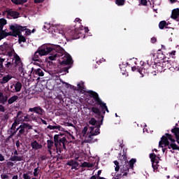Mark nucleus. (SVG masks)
<instances>
[{
  "mask_svg": "<svg viewBox=\"0 0 179 179\" xmlns=\"http://www.w3.org/2000/svg\"><path fill=\"white\" fill-rule=\"evenodd\" d=\"M45 25L43 26V29L45 31H47V30H50V29L51 28V24L48 23V22H45Z\"/></svg>",
  "mask_w": 179,
  "mask_h": 179,
  "instance_id": "ea45409f",
  "label": "nucleus"
},
{
  "mask_svg": "<svg viewBox=\"0 0 179 179\" xmlns=\"http://www.w3.org/2000/svg\"><path fill=\"white\" fill-rule=\"evenodd\" d=\"M9 160L10 162H22L23 160V156L11 155Z\"/></svg>",
  "mask_w": 179,
  "mask_h": 179,
  "instance_id": "4be33fe9",
  "label": "nucleus"
},
{
  "mask_svg": "<svg viewBox=\"0 0 179 179\" xmlns=\"http://www.w3.org/2000/svg\"><path fill=\"white\" fill-rule=\"evenodd\" d=\"M34 73L38 75V76H44V71L41 69L34 70Z\"/></svg>",
  "mask_w": 179,
  "mask_h": 179,
  "instance_id": "2f4dec72",
  "label": "nucleus"
},
{
  "mask_svg": "<svg viewBox=\"0 0 179 179\" xmlns=\"http://www.w3.org/2000/svg\"><path fill=\"white\" fill-rule=\"evenodd\" d=\"M15 132H14L13 131H12V129H10V136L13 137L15 136Z\"/></svg>",
  "mask_w": 179,
  "mask_h": 179,
  "instance_id": "13d9d810",
  "label": "nucleus"
},
{
  "mask_svg": "<svg viewBox=\"0 0 179 179\" xmlns=\"http://www.w3.org/2000/svg\"><path fill=\"white\" fill-rule=\"evenodd\" d=\"M79 90H83L85 89V83L80 82L77 85Z\"/></svg>",
  "mask_w": 179,
  "mask_h": 179,
  "instance_id": "a19ab883",
  "label": "nucleus"
},
{
  "mask_svg": "<svg viewBox=\"0 0 179 179\" xmlns=\"http://www.w3.org/2000/svg\"><path fill=\"white\" fill-rule=\"evenodd\" d=\"M28 131L27 130L26 131V129L24 127V125L23 124V123L22 124H20L19 126V131L17 134V136L18 138H22V135H26L27 134Z\"/></svg>",
  "mask_w": 179,
  "mask_h": 179,
  "instance_id": "4468645a",
  "label": "nucleus"
},
{
  "mask_svg": "<svg viewBox=\"0 0 179 179\" xmlns=\"http://www.w3.org/2000/svg\"><path fill=\"white\" fill-rule=\"evenodd\" d=\"M14 119L17 120V121H19L20 122H22L23 121V112L18 111L17 113V116L14 117Z\"/></svg>",
  "mask_w": 179,
  "mask_h": 179,
  "instance_id": "a878e982",
  "label": "nucleus"
},
{
  "mask_svg": "<svg viewBox=\"0 0 179 179\" xmlns=\"http://www.w3.org/2000/svg\"><path fill=\"white\" fill-rule=\"evenodd\" d=\"M24 125L25 129L27 128V129H33V126L30 125L29 123H22Z\"/></svg>",
  "mask_w": 179,
  "mask_h": 179,
  "instance_id": "c03bdc74",
  "label": "nucleus"
},
{
  "mask_svg": "<svg viewBox=\"0 0 179 179\" xmlns=\"http://www.w3.org/2000/svg\"><path fill=\"white\" fill-rule=\"evenodd\" d=\"M150 159L151 160V163L152 164H155V163H159V159H157V155H156V154L151 153L150 154Z\"/></svg>",
  "mask_w": 179,
  "mask_h": 179,
  "instance_id": "5701e85b",
  "label": "nucleus"
},
{
  "mask_svg": "<svg viewBox=\"0 0 179 179\" xmlns=\"http://www.w3.org/2000/svg\"><path fill=\"white\" fill-rule=\"evenodd\" d=\"M1 177L2 179H8V178H9V176H8L6 174H2L1 176Z\"/></svg>",
  "mask_w": 179,
  "mask_h": 179,
  "instance_id": "5fc2aeb1",
  "label": "nucleus"
},
{
  "mask_svg": "<svg viewBox=\"0 0 179 179\" xmlns=\"http://www.w3.org/2000/svg\"><path fill=\"white\" fill-rule=\"evenodd\" d=\"M60 64L61 65H64V66H66L62 69V71H63V72H66L67 73H69V69H71V68H72V65H73L72 57H71V55H64Z\"/></svg>",
  "mask_w": 179,
  "mask_h": 179,
  "instance_id": "423d86ee",
  "label": "nucleus"
},
{
  "mask_svg": "<svg viewBox=\"0 0 179 179\" xmlns=\"http://www.w3.org/2000/svg\"><path fill=\"white\" fill-rule=\"evenodd\" d=\"M119 159L122 162H125L127 160V155H121V153L119 154ZM129 166H128V164L127 163V161L125 162V164L122 166V167L120 169V171L122 174V177H127L128 174L129 173Z\"/></svg>",
  "mask_w": 179,
  "mask_h": 179,
  "instance_id": "6e6552de",
  "label": "nucleus"
},
{
  "mask_svg": "<svg viewBox=\"0 0 179 179\" xmlns=\"http://www.w3.org/2000/svg\"><path fill=\"white\" fill-rule=\"evenodd\" d=\"M15 59H13L12 62H7L5 66H3L5 59L0 57V73H4V72H6V71H12L13 69V65H15V63H13Z\"/></svg>",
  "mask_w": 179,
  "mask_h": 179,
  "instance_id": "0eeeda50",
  "label": "nucleus"
},
{
  "mask_svg": "<svg viewBox=\"0 0 179 179\" xmlns=\"http://www.w3.org/2000/svg\"><path fill=\"white\" fill-rule=\"evenodd\" d=\"M174 65H176V62L168 60L164 61L162 63H155L152 66V68L158 72H163V71H166V69H170L171 68L176 69L177 66H174Z\"/></svg>",
  "mask_w": 179,
  "mask_h": 179,
  "instance_id": "39448f33",
  "label": "nucleus"
},
{
  "mask_svg": "<svg viewBox=\"0 0 179 179\" xmlns=\"http://www.w3.org/2000/svg\"><path fill=\"white\" fill-rule=\"evenodd\" d=\"M22 178L24 179H31V177H30V175L29 174V173H23Z\"/></svg>",
  "mask_w": 179,
  "mask_h": 179,
  "instance_id": "a18cd8bd",
  "label": "nucleus"
},
{
  "mask_svg": "<svg viewBox=\"0 0 179 179\" xmlns=\"http://www.w3.org/2000/svg\"><path fill=\"white\" fill-rule=\"evenodd\" d=\"M67 166H70L71 167V170H78L79 163L76 162V160L72 159L67 162Z\"/></svg>",
  "mask_w": 179,
  "mask_h": 179,
  "instance_id": "f3484780",
  "label": "nucleus"
},
{
  "mask_svg": "<svg viewBox=\"0 0 179 179\" xmlns=\"http://www.w3.org/2000/svg\"><path fill=\"white\" fill-rule=\"evenodd\" d=\"M156 41H157V38H156L155 37L151 38V43L152 44H155V43H156Z\"/></svg>",
  "mask_w": 179,
  "mask_h": 179,
  "instance_id": "6e6d98bb",
  "label": "nucleus"
},
{
  "mask_svg": "<svg viewBox=\"0 0 179 179\" xmlns=\"http://www.w3.org/2000/svg\"><path fill=\"white\" fill-rule=\"evenodd\" d=\"M37 51L39 52L40 57L50 54V56L48 57L50 61H55V58L64 55V49L60 45L50 43L42 45L37 49Z\"/></svg>",
  "mask_w": 179,
  "mask_h": 179,
  "instance_id": "f03ea898",
  "label": "nucleus"
},
{
  "mask_svg": "<svg viewBox=\"0 0 179 179\" xmlns=\"http://www.w3.org/2000/svg\"><path fill=\"white\" fill-rule=\"evenodd\" d=\"M18 99H19L18 96L14 95V96H13L10 98L8 99V104H13V103H15V101L18 100Z\"/></svg>",
  "mask_w": 179,
  "mask_h": 179,
  "instance_id": "bb28decb",
  "label": "nucleus"
},
{
  "mask_svg": "<svg viewBox=\"0 0 179 179\" xmlns=\"http://www.w3.org/2000/svg\"><path fill=\"white\" fill-rule=\"evenodd\" d=\"M114 164L116 166L115 171H120V162H118V161H114Z\"/></svg>",
  "mask_w": 179,
  "mask_h": 179,
  "instance_id": "79ce46f5",
  "label": "nucleus"
},
{
  "mask_svg": "<svg viewBox=\"0 0 179 179\" xmlns=\"http://www.w3.org/2000/svg\"><path fill=\"white\" fill-rule=\"evenodd\" d=\"M141 3L143 6H148V0H141Z\"/></svg>",
  "mask_w": 179,
  "mask_h": 179,
  "instance_id": "8fccbe9b",
  "label": "nucleus"
},
{
  "mask_svg": "<svg viewBox=\"0 0 179 179\" xmlns=\"http://www.w3.org/2000/svg\"><path fill=\"white\" fill-rule=\"evenodd\" d=\"M29 111H31V113H36V114H39V115H43V114H44V110L40 106L30 108Z\"/></svg>",
  "mask_w": 179,
  "mask_h": 179,
  "instance_id": "2eb2a0df",
  "label": "nucleus"
},
{
  "mask_svg": "<svg viewBox=\"0 0 179 179\" xmlns=\"http://www.w3.org/2000/svg\"><path fill=\"white\" fill-rule=\"evenodd\" d=\"M81 166H82V167H88V168L93 167L92 164H91L90 162H84Z\"/></svg>",
  "mask_w": 179,
  "mask_h": 179,
  "instance_id": "58836bf2",
  "label": "nucleus"
},
{
  "mask_svg": "<svg viewBox=\"0 0 179 179\" xmlns=\"http://www.w3.org/2000/svg\"><path fill=\"white\" fill-rule=\"evenodd\" d=\"M101 174V170L98 171L97 172V177H100V175Z\"/></svg>",
  "mask_w": 179,
  "mask_h": 179,
  "instance_id": "69168bd1",
  "label": "nucleus"
},
{
  "mask_svg": "<svg viewBox=\"0 0 179 179\" xmlns=\"http://www.w3.org/2000/svg\"><path fill=\"white\" fill-rule=\"evenodd\" d=\"M41 121L42 122V124H43L44 125H48V123H47V121H45V120L41 119Z\"/></svg>",
  "mask_w": 179,
  "mask_h": 179,
  "instance_id": "e2e57ef3",
  "label": "nucleus"
},
{
  "mask_svg": "<svg viewBox=\"0 0 179 179\" xmlns=\"http://www.w3.org/2000/svg\"><path fill=\"white\" fill-rule=\"evenodd\" d=\"M171 17L173 19V20L179 22V8H176L172 10Z\"/></svg>",
  "mask_w": 179,
  "mask_h": 179,
  "instance_id": "6ab92c4d",
  "label": "nucleus"
},
{
  "mask_svg": "<svg viewBox=\"0 0 179 179\" xmlns=\"http://www.w3.org/2000/svg\"><path fill=\"white\" fill-rule=\"evenodd\" d=\"M89 124L90 125H93V127H94V125H96V124H97V125L99 124V122H97V120H96V119L94 117H92L89 121Z\"/></svg>",
  "mask_w": 179,
  "mask_h": 179,
  "instance_id": "4c0bfd02",
  "label": "nucleus"
},
{
  "mask_svg": "<svg viewBox=\"0 0 179 179\" xmlns=\"http://www.w3.org/2000/svg\"><path fill=\"white\" fill-rule=\"evenodd\" d=\"M12 76L10 74H8L2 78V79L0 80L1 85H5L6 83H8L10 79H12Z\"/></svg>",
  "mask_w": 179,
  "mask_h": 179,
  "instance_id": "412c9836",
  "label": "nucleus"
},
{
  "mask_svg": "<svg viewBox=\"0 0 179 179\" xmlns=\"http://www.w3.org/2000/svg\"><path fill=\"white\" fill-rule=\"evenodd\" d=\"M7 37V32L3 31V29H0V41Z\"/></svg>",
  "mask_w": 179,
  "mask_h": 179,
  "instance_id": "c9c22d12",
  "label": "nucleus"
},
{
  "mask_svg": "<svg viewBox=\"0 0 179 179\" xmlns=\"http://www.w3.org/2000/svg\"><path fill=\"white\" fill-rule=\"evenodd\" d=\"M80 34H82V33L79 31V29H76L74 30L69 31L67 33V36L71 40H78V38H80Z\"/></svg>",
  "mask_w": 179,
  "mask_h": 179,
  "instance_id": "f8f14e48",
  "label": "nucleus"
},
{
  "mask_svg": "<svg viewBox=\"0 0 179 179\" xmlns=\"http://www.w3.org/2000/svg\"><path fill=\"white\" fill-rule=\"evenodd\" d=\"M7 23V21L4 18L0 19V30H3V26Z\"/></svg>",
  "mask_w": 179,
  "mask_h": 179,
  "instance_id": "f704fd0d",
  "label": "nucleus"
},
{
  "mask_svg": "<svg viewBox=\"0 0 179 179\" xmlns=\"http://www.w3.org/2000/svg\"><path fill=\"white\" fill-rule=\"evenodd\" d=\"M21 30H18L17 36L18 37V43L19 44H22V43H26V37L22 35V31H24L26 30V27L22 26Z\"/></svg>",
  "mask_w": 179,
  "mask_h": 179,
  "instance_id": "ddd939ff",
  "label": "nucleus"
},
{
  "mask_svg": "<svg viewBox=\"0 0 179 179\" xmlns=\"http://www.w3.org/2000/svg\"><path fill=\"white\" fill-rule=\"evenodd\" d=\"M24 31H25V35L26 36H30V34H31V30H30L29 29L26 28V27H25Z\"/></svg>",
  "mask_w": 179,
  "mask_h": 179,
  "instance_id": "49530a36",
  "label": "nucleus"
},
{
  "mask_svg": "<svg viewBox=\"0 0 179 179\" xmlns=\"http://www.w3.org/2000/svg\"><path fill=\"white\" fill-rule=\"evenodd\" d=\"M6 12L8 16H11V17H13V19H17L20 15L19 12L12 10H6Z\"/></svg>",
  "mask_w": 179,
  "mask_h": 179,
  "instance_id": "dca6fc26",
  "label": "nucleus"
},
{
  "mask_svg": "<svg viewBox=\"0 0 179 179\" xmlns=\"http://www.w3.org/2000/svg\"><path fill=\"white\" fill-rule=\"evenodd\" d=\"M48 149H52L54 145H55V142L52 140H48L47 141Z\"/></svg>",
  "mask_w": 179,
  "mask_h": 179,
  "instance_id": "72a5a7b5",
  "label": "nucleus"
},
{
  "mask_svg": "<svg viewBox=\"0 0 179 179\" xmlns=\"http://www.w3.org/2000/svg\"><path fill=\"white\" fill-rule=\"evenodd\" d=\"M3 98H4V99L6 100V101H8V99H9V97L8 96V95H3Z\"/></svg>",
  "mask_w": 179,
  "mask_h": 179,
  "instance_id": "0e129e2a",
  "label": "nucleus"
},
{
  "mask_svg": "<svg viewBox=\"0 0 179 179\" xmlns=\"http://www.w3.org/2000/svg\"><path fill=\"white\" fill-rule=\"evenodd\" d=\"M55 142V148H56V153L59 156H61V154L64 150H66V143H68V140L64 134H55L53 137Z\"/></svg>",
  "mask_w": 179,
  "mask_h": 179,
  "instance_id": "7ed1b4c3",
  "label": "nucleus"
},
{
  "mask_svg": "<svg viewBox=\"0 0 179 179\" xmlns=\"http://www.w3.org/2000/svg\"><path fill=\"white\" fill-rule=\"evenodd\" d=\"M55 125L52 126V125H48L47 127L48 129H58V131H61L62 132H68L67 131H65V129H64L62 127H61L59 124H57V123H55Z\"/></svg>",
  "mask_w": 179,
  "mask_h": 179,
  "instance_id": "a211bd4d",
  "label": "nucleus"
},
{
  "mask_svg": "<svg viewBox=\"0 0 179 179\" xmlns=\"http://www.w3.org/2000/svg\"><path fill=\"white\" fill-rule=\"evenodd\" d=\"M23 29L22 25H19L17 24H15L13 25L10 26V30L12 32H7V37L8 36H12L13 37H17V33L19 30H22Z\"/></svg>",
  "mask_w": 179,
  "mask_h": 179,
  "instance_id": "9b49d317",
  "label": "nucleus"
},
{
  "mask_svg": "<svg viewBox=\"0 0 179 179\" xmlns=\"http://www.w3.org/2000/svg\"><path fill=\"white\" fill-rule=\"evenodd\" d=\"M11 2L15 5H23L27 2V0H11Z\"/></svg>",
  "mask_w": 179,
  "mask_h": 179,
  "instance_id": "c85d7f7f",
  "label": "nucleus"
},
{
  "mask_svg": "<svg viewBox=\"0 0 179 179\" xmlns=\"http://www.w3.org/2000/svg\"><path fill=\"white\" fill-rule=\"evenodd\" d=\"M93 136H94V135H93L92 133H90L87 139V143H94V142H97V138H94Z\"/></svg>",
  "mask_w": 179,
  "mask_h": 179,
  "instance_id": "b1692460",
  "label": "nucleus"
},
{
  "mask_svg": "<svg viewBox=\"0 0 179 179\" xmlns=\"http://www.w3.org/2000/svg\"><path fill=\"white\" fill-rule=\"evenodd\" d=\"M34 177H37V176H38V167L34 169Z\"/></svg>",
  "mask_w": 179,
  "mask_h": 179,
  "instance_id": "3c124183",
  "label": "nucleus"
},
{
  "mask_svg": "<svg viewBox=\"0 0 179 179\" xmlns=\"http://www.w3.org/2000/svg\"><path fill=\"white\" fill-rule=\"evenodd\" d=\"M138 69H139V67H138V68H136V66L131 67V71L133 72H135V71H137V72H138Z\"/></svg>",
  "mask_w": 179,
  "mask_h": 179,
  "instance_id": "bf43d9fd",
  "label": "nucleus"
},
{
  "mask_svg": "<svg viewBox=\"0 0 179 179\" xmlns=\"http://www.w3.org/2000/svg\"><path fill=\"white\" fill-rule=\"evenodd\" d=\"M115 3L117 6H124L125 5V0H115Z\"/></svg>",
  "mask_w": 179,
  "mask_h": 179,
  "instance_id": "e433bc0d",
  "label": "nucleus"
},
{
  "mask_svg": "<svg viewBox=\"0 0 179 179\" xmlns=\"http://www.w3.org/2000/svg\"><path fill=\"white\" fill-rule=\"evenodd\" d=\"M5 160V157L2 154H0V162H3Z\"/></svg>",
  "mask_w": 179,
  "mask_h": 179,
  "instance_id": "052dcab7",
  "label": "nucleus"
},
{
  "mask_svg": "<svg viewBox=\"0 0 179 179\" xmlns=\"http://www.w3.org/2000/svg\"><path fill=\"white\" fill-rule=\"evenodd\" d=\"M87 93H88V94H90V97L92 99L90 101V104L93 106L91 108L92 114H94V115L97 118H101V120L98 121V124H96V127H90L91 129L90 134L97 136V135H99L100 134V128H101V125H103L106 111L110 113V110H108L107 104L100 99L97 92L93 90H88L87 91Z\"/></svg>",
  "mask_w": 179,
  "mask_h": 179,
  "instance_id": "f257e3e1",
  "label": "nucleus"
},
{
  "mask_svg": "<svg viewBox=\"0 0 179 179\" xmlns=\"http://www.w3.org/2000/svg\"><path fill=\"white\" fill-rule=\"evenodd\" d=\"M20 122H19V120L14 118V122L13 123L10 129H11V131H15V129H16V127H17Z\"/></svg>",
  "mask_w": 179,
  "mask_h": 179,
  "instance_id": "7c9ffc66",
  "label": "nucleus"
},
{
  "mask_svg": "<svg viewBox=\"0 0 179 179\" xmlns=\"http://www.w3.org/2000/svg\"><path fill=\"white\" fill-rule=\"evenodd\" d=\"M166 26H169V24H167L165 20L161 21L159 23V28L160 29V30H163Z\"/></svg>",
  "mask_w": 179,
  "mask_h": 179,
  "instance_id": "473e14b6",
  "label": "nucleus"
},
{
  "mask_svg": "<svg viewBox=\"0 0 179 179\" xmlns=\"http://www.w3.org/2000/svg\"><path fill=\"white\" fill-rule=\"evenodd\" d=\"M15 145L17 146V148H20V142L19 141V140L16 141Z\"/></svg>",
  "mask_w": 179,
  "mask_h": 179,
  "instance_id": "680f3d73",
  "label": "nucleus"
},
{
  "mask_svg": "<svg viewBox=\"0 0 179 179\" xmlns=\"http://www.w3.org/2000/svg\"><path fill=\"white\" fill-rule=\"evenodd\" d=\"M0 112L5 113V107L3 105H0Z\"/></svg>",
  "mask_w": 179,
  "mask_h": 179,
  "instance_id": "864d4df0",
  "label": "nucleus"
},
{
  "mask_svg": "<svg viewBox=\"0 0 179 179\" xmlns=\"http://www.w3.org/2000/svg\"><path fill=\"white\" fill-rule=\"evenodd\" d=\"M34 3H43L44 2V0H34Z\"/></svg>",
  "mask_w": 179,
  "mask_h": 179,
  "instance_id": "4d7b16f0",
  "label": "nucleus"
},
{
  "mask_svg": "<svg viewBox=\"0 0 179 179\" xmlns=\"http://www.w3.org/2000/svg\"><path fill=\"white\" fill-rule=\"evenodd\" d=\"M87 134V127H85L84 129L82 130L83 136H85Z\"/></svg>",
  "mask_w": 179,
  "mask_h": 179,
  "instance_id": "09e8293b",
  "label": "nucleus"
},
{
  "mask_svg": "<svg viewBox=\"0 0 179 179\" xmlns=\"http://www.w3.org/2000/svg\"><path fill=\"white\" fill-rule=\"evenodd\" d=\"M90 179H97V177H96V176H92Z\"/></svg>",
  "mask_w": 179,
  "mask_h": 179,
  "instance_id": "338daca9",
  "label": "nucleus"
},
{
  "mask_svg": "<svg viewBox=\"0 0 179 179\" xmlns=\"http://www.w3.org/2000/svg\"><path fill=\"white\" fill-rule=\"evenodd\" d=\"M31 148H32L34 150H38L43 148V145L35 140L31 143Z\"/></svg>",
  "mask_w": 179,
  "mask_h": 179,
  "instance_id": "aec40b11",
  "label": "nucleus"
},
{
  "mask_svg": "<svg viewBox=\"0 0 179 179\" xmlns=\"http://www.w3.org/2000/svg\"><path fill=\"white\" fill-rule=\"evenodd\" d=\"M128 166L134 170V164L136 163V159H131L129 162H126Z\"/></svg>",
  "mask_w": 179,
  "mask_h": 179,
  "instance_id": "c756f323",
  "label": "nucleus"
},
{
  "mask_svg": "<svg viewBox=\"0 0 179 179\" xmlns=\"http://www.w3.org/2000/svg\"><path fill=\"white\" fill-rule=\"evenodd\" d=\"M18 176L17 175L13 176L12 179H17Z\"/></svg>",
  "mask_w": 179,
  "mask_h": 179,
  "instance_id": "774afa93",
  "label": "nucleus"
},
{
  "mask_svg": "<svg viewBox=\"0 0 179 179\" xmlns=\"http://www.w3.org/2000/svg\"><path fill=\"white\" fill-rule=\"evenodd\" d=\"M155 64L149 65L148 63H143V64L141 65L139 69H138V73H140L142 76H144L145 75H148L150 73V69L153 68V66Z\"/></svg>",
  "mask_w": 179,
  "mask_h": 179,
  "instance_id": "9d476101",
  "label": "nucleus"
},
{
  "mask_svg": "<svg viewBox=\"0 0 179 179\" xmlns=\"http://www.w3.org/2000/svg\"><path fill=\"white\" fill-rule=\"evenodd\" d=\"M7 166L8 167H13V166H15V164H13V162H7Z\"/></svg>",
  "mask_w": 179,
  "mask_h": 179,
  "instance_id": "603ef678",
  "label": "nucleus"
},
{
  "mask_svg": "<svg viewBox=\"0 0 179 179\" xmlns=\"http://www.w3.org/2000/svg\"><path fill=\"white\" fill-rule=\"evenodd\" d=\"M167 147L168 149H173V150H179V146L176 143V139L173 138V136L169 133H166L162 136L161 141L159 143V147Z\"/></svg>",
  "mask_w": 179,
  "mask_h": 179,
  "instance_id": "20e7f679",
  "label": "nucleus"
},
{
  "mask_svg": "<svg viewBox=\"0 0 179 179\" xmlns=\"http://www.w3.org/2000/svg\"><path fill=\"white\" fill-rule=\"evenodd\" d=\"M14 59H15V62H14V68H16V66H20L18 69L19 72H20L21 75H22V76H24L25 73H27L26 72V71H24V68H23V63L22 62V60L20 59V57H19V55H17V54H15L14 55Z\"/></svg>",
  "mask_w": 179,
  "mask_h": 179,
  "instance_id": "1a4fd4ad",
  "label": "nucleus"
},
{
  "mask_svg": "<svg viewBox=\"0 0 179 179\" xmlns=\"http://www.w3.org/2000/svg\"><path fill=\"white\" fill-rule=\"evenodd\" d=\"M15 90L17 93H18V92H20L22 90V83L20 82H17L15 85Z\"/></svg>",
  "mask_w": 179,
  "mask_h": 179,
  "instance_id": "cd10ccee",
  "label": "nucleus"
},
{
  "mask_svg": "<svg viewBox=\"0 0 179 179\" xmlns=\"http://www.w3.org/2000/svg\"><path fill=\"white\" fill-rule=\"evenodd\" d=\"M152 167L155 171V170H157L159 169V163L152 164Z\"/></svg>",
  "mask_w": 179,
  "mask_h": 179,
  "instance_id": "de8ad7c7",
  "label": "nucleus"
},
{
  "mask_svg": "<svg viewBox=\"0 0 179 179\" xmlns=\"http://www.w3.org/2000/svg\"><path fill=\"white\" fill-rule=\"evenodd\" d=\"M32 61H34L35 62H40V53L38 50H36L34 55L32 56Z\"/></svg>",
  "mask_w": 179,
  "mask_h": 179,
  "instance_id": "393cba45",
  "label": "nucleus"
},
{
  "mask_svg": "<svg viewBox=\"0 0 179 179\" xmlns=\"http://www.w3.org/2000/svg\"><path fill=\"white\" fill-rule=\"evenodd\" d=\"M6 103L7 101L3 97V96H0V104H6Z\"/></svg>",
  "mask_w": 179,
  "mask_h": 179,
  "instance_id": "37998d69",
  "label": "nucleus"
}]
</instances>
